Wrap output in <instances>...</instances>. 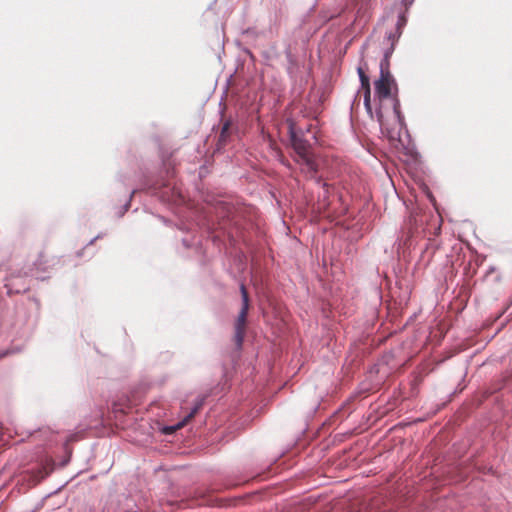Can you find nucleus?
<instances>
[{
  "label": "nucleus",
  "instance_id": "nucleus-8",
  "mask_svg": "<svg viewBox=\"0 0 512 512\" xmlns=\"http://www.w3.org/2000/svg\"><path fill=\"white\" fill-rule=\"evenodd\" d=\"M390 51H386L384 58L380 62V75H392L390 72Z\"/></svg>",
  "mask_w": 512,
  "mask_h": 512
},
{
  "label": "nucleus",
  "instance_id": "nucleus-9",
  "mask_svg": "<svg viewBox=\"0 0 512 512\" xmlns=\"http://www.w3.org/2000/svg\"><path fill=\"white\" fill-rule=\"evenodd\" d=\"M323 187L324 188L328 187L327 183H323Z\"/></svg>",
  "mask_w": 512,
  "mask_h": 512
},
{
  "label": "nucleus",
  "instance_id": "nucleus-3",
  "mask_svg": "<svg viewBox=\"0 0 512 512\" xmlns=\"http://www.w3.org/2000/svg\"><path fill=\"white\" fill-rule=\"evenodd\" d=\"M289 133L291 145L298 156L297 160H301L303 158L313 155L311 152V145L307 140L297 136V134L294 131L293 124L289 126Z\"/></svg>",
  "mask_w": 512,
  "mask_h": 512
},
{
  "label": "nucleus",
  "instance_id": "nucleus-1",
  "mask_svg": "<svg viewBox=\"0 0 512 512\" xmlns=\"http://www.w3.org/2000/svg\"><path fill=\"white\" fill-rule=\"evenodd\" d=\"M375 97L379 101L376 118L381 132L390 141L400 139L404 118L397 98L398 87L393 75H379L374 82Z\"/></svg>",
  "mask_w": 512,
  "mask_h": 512
},
{
  "label": "nucleus",
  "instance_id": "nucleus-6",
  "mask_svg": "<svg viewBox=\"0 0 512 512\" xmlns=\"http://www.w3.org/2000/svg\"><path fill=\"white\" fill-rule=\"evenodd\" d=\"M232 122L231 120H225L223 123V126L220 131L217 147L220 149L221 147H224L230 140V137L232 135Z\"/></svg>",
  "mask_w": 512,
  "mask_h": 512
},
{
  "label": "nucleus",
  "instance_id": "nucleus-2",
  "mask_svg": "<svg viewBox=\"0 0 512 512\" xmlns=\"http://www.w3.org/2000/svg\"><path fill=\"white\" fill-rule=\"evenodd\" d=\"M240 291L242 296V307L235 322L234 334V341L237 347L239 348L242 346L244 340L246 332L247 315L249 310V295L244 284L240 285Z\"/></svg>",
  "mask_w": 512,
  "mask_h": 512
},
{
  "label": "nucleus",
  "instance_id": "nucleus-5",
  "mask_svg": "<svg viewBox=\"0 0 512 512\" xmlns=\"http://www.w3.org/2000/svg\"><path fill=\"white\" fill-rule=\"evenodd\" d=\"M297 162L302 166V171L307 176L314 177L316 175L318 171V165L315 162L313 155L303 158L301 160H297Z\"/></svg>",
  "mask_w": 512,
  "mask_h": 512
},
{
  "label": "nucleus",
  "instance_id": "nucleus-7",
  "mask_svg": "<svg viewBox=\"0 0 512 512\" xmlns=\"http://www.w3.org/2000/svg\"><path fill=\"white\" fill-rule=\"evenodd\" d=\"M202 406L203 400L197 401L192 410L184 417V419L181 422H179L175 426V429H181L182 427H184L198 413Z\"/></svg>",
  "mask_w": 512,
  "mask_h": 512
},
{
  "label": "nucleus",
  "instance_id": "nucleus-4",
  "mask_svg": "<svg viewBox=\"0 0 512 512\" xmlns=\"http://www.w3.org/2000/svg\"><path fill=\"white\" fill-rule=\"evenodd\" d=\"M358 74L361 81V87L364 91V106L371 118H373V111L371 106V88H370V80L369 77L366 75L364 70L359 67L358 68Z\"/></svg>",
  "mask_w": 512,
  "mask_h": 512
}]
</instances>
